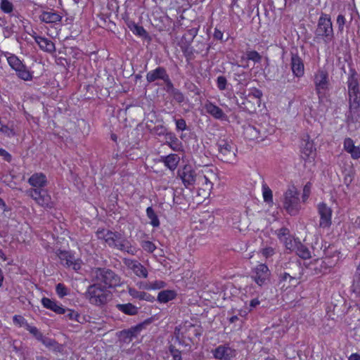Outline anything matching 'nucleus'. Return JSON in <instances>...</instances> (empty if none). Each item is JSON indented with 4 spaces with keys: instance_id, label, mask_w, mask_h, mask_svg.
<instances>
[{
    "instance_id": "nucleus-40",
    "label": "nucleus",
    "mask_w": 360,
    "mask_h": 360,
    "mask_svg": "<svg viewBox=\"0 0 360 360\" xmlns=\"http://www.w3.org/2000/svg\"><path fill=\"white\" fill-rule=\"evenodd\" d=\"M342 311L340 310V307L337 304L328 306L327 308V313L328 316L332 319L339 318L342 315Z\"/></svg>"
},
{
    "instance_id": "nucleus-19",
    "label": "nucleus",
    "mask_w": 360,
    "mask_h": 360,
    "mask_svg": "<svg viewBox=\"0 0 360 360\" xmlns=\"http://www.w3.org/2000/svg\"><path fill=\"white\" fill-rule=\"evenodd\" d=\"M204 108L208 114L215 119L225 120L227 117L226 114L219 107L209 101H207L205 103Z\"/></svg>"
},
{
    "instance_id": "nucleus-16",
    "label": "nucleus",
    "mask_w": 360,
    "mask_h": 360,
    "mask_svg": "<svg viewBox=\"0 0 360 360\" xmlns=\"http://www.w3.org/2000/svg\"><path fill=\"white\" fill-rule=\"evenodd\" d=\"M213 355L217 359L230 360L236 356V351L229 347L219 345L213 351Z\"/></svg>"
},
{
    "instance_id": "nucleus-43",
    "label": "nucleus",
    "mask_w": 360,
    "mask_h": 360,
    "mask_svg": "<svg viewBox=\"0 0 360 360\" xmlns=\"http://www.w3.org/2000/svg\"><path fill=\"white\" fill-rule=\"evenodd\" d=\"M262 193H263V198H264V202H272V201H273L272 191L266 184H264L262 185Z\"/></svg>"
},
{
    "instance_id": "nucleus-52",
    "label": "nucleus",
    "mask_w": 360,
    "mask_h": 360,
    "mask_svg": "<svg viewBox=\"0 0 360 360\" xmlns=\"http://www.w3.org/2000/svg\"><path fill=\"white\" fill-rule=\"evenodd\" d=\"M141 248L146 252L152 253L156 249L155 245L149 240H143L141 243Z\"/></svg>"
},
{
    "instance_id": "nucleus-14",
    "label": "nucleus",
    "mask_w": 360,
    "mask_h": 360,
    "mask_svg": "<svg viewBox=\"0 0 360 360\" xmlns=\"http://www.w3.org/2000/svg\"><path fill=\"white\" fill-rule=\"evenodd\" d=\"M270 274L268 266L264 264H260L255 269L252 277L257 284L262 286L269 280Z\"/></svg>"
},
{
    "instance_id": "nucleus-42",
    "label": "nucleus",
    "mask_w": 360,
    "mask_h": 360,
    "mask_svg": "<svg viewBox=\"0 0 360 360\" xmlns=\"http://www.w3.org/2000/svg\"><path fill=\"white\" fill-rule=\"evenodd\" d=\"M62 314H64L65 317L68 318L69 320L81 322L79 320L81 318L80 314L75 310L64 308V311Z\"/></svg>"
},
{
    "instance_id": "nucleus-63",
    "label": "nucleus",
    "mask_w": 360,
    "mask_h": 360,
    "mask_svg": "<svg viewBox=\"0 0 360 360\" xmlns=\"http://www.w3.org/2000/svg\"><path fill=\"white\" fill-rule=\"evenodd\" d=\"M111 231H106L104 229L98 230L96 232V236L98 239H103L107 243V237L109 236L110 233H111Z\"/></svg>"
},
{
    "instance_id": "nucleus-36",
    "label": "nucleus",
    "mask_w": 360,
    "mask_h": 360,
    "mask_svg": "<svg viewBox=\"0 0 360 360\" xmlns=\"http://www.w3.org/2000/svg\"><path fill=\"white\" fill-rule=\"evenodd\" d=\"M295 252L302 259H307L311 257V253L308 248L302 244L300 242L297 244V248Z\"/></svg>"
},
{
    "instance_id": "nucleus-37",
    "label": "nucleus",
    "mask_w": 360,
    "mask_h": 360,
    "mask_svg": "<svg viewBox=\"0 0 360 360\" xmlns=\"http://www.w3.org/2000/svg\"><path fill=\"white\" fill-rule=\"evenodd\" d=\"M176 296V293L173 290H163L158 293V300L162 303H166L173 300Z\"/></svg>"
},
{
    "instance_id": "nucleus-25",
    "label": "nucleus",
    "mask_w": 360,
    "mask_h": 360,
    "mask_svg": "<svg viewBox=\"0 0 360 360\" xmlns=\"http://www.w3.org/2000/svg\"><path fill=\"white\" fill-rule=\"evenodd\" d=\"M39 20L45 23H56L60 22L62 17L54 11H43L39 17Z\"/></svg>"
},
{
    "instance_id": "nucleus-17",
    "label": "nucleus",
    "mask_w": 360,
    "mask_h": 360,
    "mask_svg": "<svg viewBox=\"0 0 360 360\" xmlns=\"http://www.w3.org/2000/svg\"><path fill=\"white\" fill-rule=\"evenodd\" d=\"M291 70L293 75L297 77H301L304 73V65L302 58L297 55L292 53Z\"/></svg>"
},
{
    "instance_id": "nucleus-57",
    "label": "nucleus",
    "mask_w": 360,
    "mask_h": 360,
    "mask_svg": "<svg viewBox=\"0 0 360 360\" xmlns=\"http://www.w3.org/2000/svg\"><path fill=\"white\" fill-rule=\"evenodd\" d=\"M56 290L60 297H63L68 294V289L63 283H58L56 287Z\"/></svg>"
},
{
    "instance_id": "nucleus-23",
    "label": "nucleus",
    "mask_w": 360,
    "mask_h": 360,
    "mask_svg": "<svg viewBox=\"0 0 360 360\" xmlns=\"http://www.w3.org/2000/svg\"><path fill=\"white\" fill-rule=\"evenodd\" d=\"M314 270L316 274H326L330 268L333 266V264L329 261L328 258L317 259L314 263Z\"/></svg>"
},
{
    "instance_id": "nucleus-41",
    "label": "nucleus",
    "mask_w": 360,
    "mask_h": 360,
    "mask_svg": "<svg viewBox=\"0 0 360 360\" xmlns=\"http://www.w3.org/2000/svg\"><path fill=\"white\" fill-rule=\"evenodd\" d=\"M63 266L72 268L75 271L81 269L80 262L76 259L71 254L69 255V258L67 259V262H65Z\"/></svg>"
},
{
    "instance_id": "nucleus-2",
    "label": "nucleus",
    "mask_w": 360,
    "mask_h": 360,
    "mask_svg": "<svg viewBox=\"0 0 360 360\" xmlns=\"http://www.w3.org/2000/svg\"><path fill=\"white\" fill-rule=\"evenodd\" d=\"M91 281L107 289L121 285L120 276L106 267H94L91 271Z\"/></svg>"
},
{
    "instance_id": "nucleus-33",
    "label": "nucleus",
    "mask_w": 360,
    "mask_h": 360,
    "mask_svg": "<svg viewBox=\"0 0 360 360\" xmlns=\"http://www.w3.org/2000/svg\"><path fill=\"white\" fill-rule=\"evenodd\" d=\"M116 308L125 314L133 316L138 313V308L131 303L117 304Z\"/></svg>"
},
{
    "instance_id": "nucleus-32",
    "label": "nucleus",
    "mask_w": 360,
    "mask_h": 360,
    "mask_svg": "<svg viewBox=\"0 0 360 360\" xmlns=\"http://www.w3.org/2000/svg\"><path fill=\"white\" fill-rule=\"evenodd\" d=\"M212 183L203 174L199 173L195 186L202 188L204 191H210L212 188Z\"/></svg>"
},
{
    "instance_id": "nucleus-8",
    "label": "nucleus",
    "mask_w": 360,
    "mask_h": 360,
    "mask_svg": "<svg viewBox=\"0 0 360 360\" xmlns=\"http://www.w3.org/2000/svg\"><path fill=\"white\" fill-rule=\"evenodd\" d=\"M199 173H196L193 167L191 165H185L179 168L177 176L181 180L182 184L186 188L195 187Z\"/></svg>"
},
{
    "instance_id": "nucleus-44",
    "label": "nucleus",
    "mask_w": 360,
    "mask_h": 360,
    "mask_svg": "<svg viewBox=\"0 0 360 360\" xmlns=\"http://www.w3.org/2000/svg\"><path fill=\"white\" fill-rule=\"evenodd\" d=\"M0 9L5 13H11L13 11V5L9 0H1Z\"/></svg>"
},
{
    "instance_id": "nucleus-46",
    "label": "nucleus",
    "mask_w": 360,
    "mask_h": 360,
    "mask_svg": "<svg viewBox=\"0 0 360 360\" xmlns=\"http://www.w3.org/2000/svg\"><path fill=\"white\" fill-rule=\"evenodd\" d=\"M129 27L135 34L140 37L145 35L146 33V30L143 27L139 26L134 22L129 24Z\"/></svg>"
},
{
    "instance_id": "nucleus-15",
    "label": "nucleus",
    "mask_w": 360,
    "mask_h": 360,
    "mask_svg": "<svg viewBox=\"0 0 360 360\" xmlns=\"http://www.w3.org/2000/svg\"><path fill=\"white\" fill-rule=\"evenodd\" d=\"M317 209L320 216L319 226L323 229L329 227L332 224V210L324 202L319 203Z\"/></svg>"
},
{
    "instance_id": "nucleus-53",
    "label": "nucleus",
    "mask_w": 360,
    "mask_h": 360,
    "mask_svg": "<svg viewBox=\"0 0 360 360\" xmlns=\"http://www.w3.org/2000/svg\"><path fill=\"white\" fill-rule=\"evenodd\" d=\"M247 58L255 63H259L262 60V56L256 51H250L247 52Z\"/></svg>"
},
{
    "instance_id": "nucleus-49",
    "label": "nucleus",
    "mask_w": 360,
    "mask_h": 360,
    "mask_svg": "<svg viewBox=\"0 0 360 360\" xmlns=\"http://www.w3.org/2000/svg\"><path fill=\"white\" fill-rule=\"evenodd\" d=\"M336 22L338 25V32L340 33H342L344 31L345 26L347 25V21L345 15H343L342 14H339L337 17Z\"/></svg>"
},
{
    "instance_id": "nucleus-31",
    "label": "nucleus",
    "mask_w": 360,
    "mask_h": 360,
    "mask_svg": "<svg viewBox=\"0 0 360 360\" xmlns=\"http://www.w3.org/2000/svg\"><path fill=\"white\" fill-rule=\"evenodd\" d=\"M129 294L134 298H137L140 300H146L148 302H153L155 300V297L150 294L146 292L139 291L132 288L129 289Z\"/></svg>"
},
{
    "instance_id": "nucleus-59",
    "label": "nucleus",
    "mask_w": 360,
    "mask_h": 360,
    "mask_svg": "<svg viewBox=\"0 0 360 360\" xmlns=\"http://www.w3.org/2000/svg\"><path fill=\"white\" fill-rule=\"evenodd\" d=\"M217 84L219 90H224L226 88L227 79L224 76H219L217 79Z\"/></svg>"
},
{
    "instance_id": "nucleus-24",
    "label": "nucleus",
    "mask_w": 360,
    "mask_h": 360,
    "mask_svg": "<svg viewBox=\"0 0 360 360\" xmlns=\"http://www.w3.org/2000/svg\"><path fill=\"white\" fill-rule=\"evenodd\" d=\"M243 134L245 139L250 141H254L262 138L259 129H257L255 127L250 124H248L243 126Z\"/></svg>"
},
{
    "instance_id": "nucleus-12",
    "label": "nucleus",
    "mask_w": 360,
    "mask_h": 360,
    "mask_svg": "<svg viewBox=\"0 0 360 360\" xmlns=\"http://www.w3.org/2000/svg\"><path fill=\"white\" fill-rule=\"evenodd\" d=\"M360 120V99L349 100V110L346 112V122L349 126Z\"/></svg>"
},
{
    "instance_id": "nucleus-55",
    "label": "nucleus",
    "mask_w": 360,
    "mask_h": 360,
    "mask_svg": "<svg viewBox=\"0 0 360 360\" xmlns=\"http://www.w3.org/2000/svg\"><path fill=\"white\" fill-rule=\"evenodd\" d=\"M164 82L165 84V91L171 95L176 89L174 88L169 75L165 79Z\"/></svg>"
},
{
    "instance_id": "nucleus-10",
    "label": "nucleus",
    "mask_w": 360,
    "mask_h": 360,
    "mask_svg": "<svg viewBox=\"0 0 360 360\" xmlns=\"http://www.w3.org/2000/svg\"><path fill=\"white\" fill-rule=\"evenodd\" d=\"M314 82L319 97L323 96L330 85L328 72L324 70H319L314 75Z\"/></svg>"
},
{
    "instance_id": "nucleus-62",
    "label": "nucleus",
    "mask_w": 360,
    "mask_h": 360,
    "mask_svg": "<svg viewBox=\"0 0 360 360\" xmlns=\"http://www.w3.org/2000/svg\"><path fill=\"white\" fill-rule=\"evenodd\" d=\"M175 124H176V128L178 131H184L186 129V122L184 119H174Z\"/></svg>"
},
{
    "instance_id": "nucleus-60",
    "label": "nucleus",
    "mask_w": 360,
    "mask_h": 360,
    "mask_svg": "<svg viewBox=\"0 0 360 360\" xmlns=\"http://www.w3.org/2000/svg\"><path fill=\"white\" fill-rule=\"evenodd\" d=\"M13 321L15 324L23 327H25L26 325H27L28 323L27 321L22 316L20 315H15L13 317Z\"/></svg>"
},
{
    "instance_id": "nucleus-61",
    "label": "nucleus",
    "mask_w": 360,
    "mask_h": 360,
    "mask_svg": "<svg viewBox=\"0 0 360 360\" xmlns=\"http://www.w3.org/2000/svg\"><path fill=\"white\" fill-rule=\"evenodd\" d=\"M289 235H290V231L288 229H287L285 227H283V228L280 229L279 230H278L277 236L281 240H283L285 239L286 238L289 237Z\"/></svg>"
},
{
    "instance_id": "nucleus-50",
    "label": "nucleus",
    "mask_w": 360,
    "mask_h": 360,
    "mask_svg": "<svg viewBox=\"0 0 360 360\" xmlns=\"http://www.w3.org/2000/svg\"><path fill=\"white\" fill-rule=\"evenodd\" d=\"M282 241L284 242L286 248L292 251L295 250L297 248V244H298V243L300 242L295 240H292L290 236L283 240Z\"/></svg>"
},
{
    "instance_id": "nucleus-54",
    "label": "nucleus",
    "mask_w": 360,
    "mask_h": 360,
    "mask_svg": "<svg viewBox=\"0 0 360 360\" xmlns=\"http://www.w3.org/2000/svg\"><path fill=\"white\" fill-rule=\"evenodd\" d=\"M173 99L176 101L178 103H181L185 100V96L184 94L178 89H176L172 94Z\"/></svg>"
},
{
    "instance_id": "nucleus-29",
    "label": "nucleus",
    "mask_w": 360,
    "mask_h": 360,
    "mask_svg": "<svg viewBox=\"0 0 360 360\" xmlns=\"http://www.w3.org/2000/svg\"><path fill=\"white\" fill-rule=\"evenodd\" d=\"M42 305L58 314H61L64 311V308L61 304H58L56 301L52 300L48 297H44L41 300Z\"/></svg>"
},
{
    "instance_id": "nucleus-51",
    "label": "nucleus",
    "mask_w": 360,
    "mask_h": 360,
    "mask_svg": "<svg viewBox=\"0 0 360 360\" xmlns=\"http://www.w3.org/2000/svg\"><path fill=\"white\" fill-rule=\"evenodd\" d=\"M8 63L12 69L15 70L22 64L20 59L14 55H12L8 58Z\"/></svg>"
},
{
    "instance_id": "nucleus-39",
    "label": "nucleus",
    "mask_w": 360,
    "mask_h": 360,
    "mask_svg": "<svg viewBox=\"0 0 360 360\" xmlns=\"http://www.w3.org/2000/svg\"><path fill=\"white\" fill-rule=\"evenodd\" d=\"M146 214L148 219H150V224L153 227H158L160 226L159 219L152 207H148L146 209Z\"/></svg>"
},
{
    "instance_id": "nucleus-5",
    "label": "nucleus",
    "mask_w": 360,
    "mask_h": 360,
    "mask_svg": "<svg viewBox=\"0 0 360 360\" xmlns=\"http://www.w3.org/2000/svg\"><path fill=\"white\" fill-rule=\"evenodd\" d=\"M283 208L291 216L297 215L301 210L299 191L294 185L288 186L283 195Z\"/></svg>"
},
{
    "instance_id": "nucleus-4",
    "label": "nucleus",
    "mask_w": 360,
    "mask_h": 360,
    "mask_svg": "<svg viewBox=\"0 0 360 360\" xmlns=\"http://www.w3.org/2000/svg\"><path fill=\"white\" fill-rule=\"evenodd\" d=\"M84 297L90 304L101 307L112 299V293L108 289L94 282L87 288Z\"/></svg>"
},
{
    "instance_id": "nucleus-56",
    "label": "nucleus",
    "mask_w": 360,
    "mask_h": 360,
    "mask_svg": "<svg viewBox=\"0 0 360 360\" xmlns=\"http://www.w3.org/2000/svg\"><path fill=\"white\" fill-rule=\"evenodd\" d=\"M353 292L360 296V275L356 274L352 284Z\"/></svg>"
},
{
    "instance_id": "nucleus-22",
    "label": "nucleus",
    "mask_w": 360,
    "mask_h": 360,
    "mask_svg": "<svg viewBox=\"0 0 360 360\" xmlns=\"http://www.w3.org/2000/svg\"><path fill=\"white\" fill-rule=\"evenodd\" d=\"M168 75H169L165 68L158 67L156 69L147 73L146 80L149 83L153 82L157 79H162L164 81Z\"/></svg>"
},
{
    "instance_id": "nucleus-27",
    "label": "nucleus",
    "mask_w": 360,
    "mask_h": 360,
    "mask_svg": "<svg viewBox=\"0 0 360 360\" xmlns=\"http://www.w3.org/2000/svg\"><path fill=\"white\" fill-rule=\"evenodd\" d=\"M301 156L304 160L314 157L315 155V148L311 141H303L301 147Z\"/></svg>"
},
{
    "instance_id": "nucleus-3",
    "label": "nucleus",
    "mask_w": 360,
    "mask_h": 360,
    "mask_svg": "<svg viewBox=\"0 0 360 360\" xmlns=\"http://www.w3.org/2000/svg\"><path fill=\"white\" fill-rule=\"evenodd\" d=\"M334 39V31L331 18L329 15L321 13L314 31V41L316 43L323 42L326 45Z\"/></svg>"
},
{
    "instance_id": "nucleus-26",
    "label": "nucleus",
    "mask_w": 360,
    "mask_h": 360,
    "mask_svg": "<svg viewBox=\"0 0 360 360\" xmlns=\"http://www.w3.org/2000/svg\"><path fill=\"white\" fill-rule=\"evenodd\" d=\"M344 149L349 153L353 159L360 158V148L355 146L353 140L351 138H346L344 141Z\"/></svg>"
},
{
    "instance_id": "nucleus-47",
    "label": "nucleus",
    "mask_w": 360,
    "mask_h": 360,
    "mask_svg": "<svg viewBox=\"0 0 360 360\" xmlns=\"http://www.w3.org/2000/svg\"><path fill=\"white\" fill-rule=\"evenodd\" d=\"M17 75L19 78L25 80L30 81L32 78V75L30 72L27 70V67L24 65V68L21 69L18 73Z\"/></svg>"
},
{
    "instance_id": "nucleus-45",
    "label": "nucleus",
    "mask_w": 360,
    "mask_h": 360,
    "mask_svg": "<svg viewBox=\"0 0 360 360\" xmlns=\"http://www.w3.org/2000/svg\"><path fill=\"white\" fill-rule=\"evenodd\" d=\"M181 50L188 61L194 58V50L190 45L181 46Z\"/></svg>"
},
{
    "instance_id": "nucleus-21",
    "label": "nucleus",
    "mask_w": 360,
    "mask_h": 360,
    "mask_svg": "<svg viewBox=\"0 0 360 360\" xmlns=\"http://www.w3.org/2000/svg\"><path fill=\"white\" fill-rule=\"evenodd\" d=\"M176 329L175 330V331ZM173 344L170 345L169 347V351L172 356L174 360H181V354L179 350L181 346L183 345L182 341L180 340L179 334H176L175 332V337L172 340Z\"/></svg>"
},
{
    "instance_id": "nucleus-1",
    "label": "nucleus",
    "mask_w": 360,
    "mask_h": 360,
    "mask_svg": "<svg viewBox=\"0 0 360 360\" xmlns=\"http://www.w3.org/2000/svg\"><path fill=\"white\" fill-rule=\"evenodd\" d=\"M28 183L33 187L27 191L28 196L32 198L38 205L46 208H51L53 202L46 190L44 188L47 185V179L43 173H34L28 179Z\"/></svg>"
},
{
    "instance_id": "nucleus-48",
    "label": "nucleus",
    "mask_w": 360,
    "mask_h": 360,
    "mask_svg": "<svg viewBox=\"0 0 360 360\" xmlns=\"http://www.w3.org/2000/svg\"><path fill=\"white\" fill-rule=\"evenodd\" d=\"M37 340L42 339L43 334L35 327L30 326L29 323L25 327Z\"/></svg>"
},
{
    "instance_id": "nucleus-64",
    "label": "nucleus",
    "mask_w": 360,
    "mask_h": 360,
    "mask_svg": "<svg viewBox=\"0 0 360 360\" xmlns=\"http://www.w3.org/2000/svg\"><path fill=\"white\" fill-rule=\"evenodd\" d=\"M153 132L158 136H166V134L169 132L167 131V129L162 125L155 126L153 129Z\"/></svg>"
},
{
    "instance_id": "nucleus-34",
    "label": "nucleus",
    "mask_w": 360,
    "mask_h": 360,
    "mask_svg": "<svg viewBox=\"0 0 360 360\" xmlns=\"http://www.w3.org/2000/svg\"><path fill=\"white\" fill-rule=\"evenodd\" d=\"M141 326H137L136 327L131 328L127 330H123L121 332V336L123 338L124 342H129L132 340L133 338L137 336L138 333L141 331Z\"/></svg>"
},
{
    "instance_id": "nucleus-9",
    "label": "nucleus",
    "mask_w": 360,
    "mask_h": 360,
    "mask_svg": "<svg viewBox=\"0 0 360 360\" xmlns=\"http://www.w3.org/2000/svg\"><path fill=\"white\" fill-rule=\"evenodd\" d=\"M290 272H283L280 274L279 282H285L289 280L290 285H295L297 283V280L302 277L303 269L300 264L297 262L289 263Z\"/></svg>"
},
{
    "instance_id": "nucleus-20",
    "label": "nucleus",
    "mask_w": 360,
    "mask_h": 360,
    "mask_svg": "<svg viewBox=\"0 0 360 360\" xmlns=\"http://www.w3.org/2000/svg\"><path fill=\"white\" fill-rule=\"evenodd\" d=\"M34 40L42 51L49 53H53L56 51L55 44L48 38L36 36Z\"/></svg>"
},
{
    "instance_id": "nucleus-13",
    "label": "nucleus",
    "mask_w": 360,
    "mask_h": 360,
    "mask_svg": "<svg viewBox=\"0 0 360 360\" xmlns=\"http://www.w3.org/2000/svg\"><path fill=\"white\" fill-rule=\"evenodd\" d=\"M262 95L263 94L261 90L256 88L251 89V91L245 98V102H243L245 108L250 112L255 111L257 107L260 106L261 98Z\"/></svg>"
},
{
    "instance_id": "nucleus-30",
    "label": "nucleus",
    "mask_w": 360,
    "mask_h": 360,
    "mask_svg": "<svg viewBox=\"0 0 360 360\" xmlns=\"http://www.w3.org/2000/svg\"><path fill=\"white\" fill-rule=\"evenodd\" d=\"M166 143L174 150L178 151L181 148V143L174 133L166 134Z\"/></svg>"
},
{
    "instance_id": "nucleus-28",
    "label": "nucleus",
    "mask_w": 360,
    "mask_h": 360,
    "mask_svg": "<svg viewBox=\"0 0 360 360\" xmlns=\"http://www.w3.org/2000/svg\"><path fill=\"white\" fill-rule=\"evenodd\" d=\"M161 161L170 170L174 171L180 161V158L176 154H169L167 156L161 157Z\"/></svg>"
},
{
    "instance_id": "nucleus-38",
    "label": "nucleus",
    "mask_w": 360,
    "mask_h": 360,
    "mask_svg": "<svg viewBox=\"0 0 360 360\" xmlns=\"http://www.w3.org/2000/svg\"><path fill=\"white\" fill-rule=\"evenodd\" d=\"M39 341H41L47 348L53 349V351H60L61 346L55 340L45 338L43 335L42 339Z\"/></svg>"
},
{
    "instance_id": "nucleus-18",
    "label": "nucleus",
    "mask_w": 360,
    "mask_h": 360,
    "mask_svg": "<svg viewBox=\"0 0 360 360\" xmlns=\"http://www.w3.org/2000/svg\"><path fill=\"white\" fill-rule=\"evenodd\" d=\"M125 265L133 271V272L139 277L146 278L148 276V271L140 262L133 259H125Z\"/></svg>"
},
{
    "instance_id": "nucleus-11",
    "label": "nucleus",
    "mask_w": 360,
    "mask_h": 360,
    "mask_svg": "<svg viewBox=\"0 0 360 360\" xmlns=\"http://www.w3.org/2000/svg\"><path fill=\"white\" fill-rule=\"evenodd\" d=\"M358 74L354 69L350 70L347 84L348 89V100L360 99V89Z\"/></svg>"
},
{
    "instance_id": "nucleus-35",
    "label": "nucleus",
    "mask_w": 360,
    "mask_h": 360,
    "mask_svg": "<svg viewBox=\"0 0 360 360\" xmlns=\"http://www.w3.org/2000/svg\"><path fill=\"white\" fill-rule=\"evenodd\" d=\"M185 334L189 340H192L194 337L201 335V328L190 323L186 326Z\"/></svg>"
},
{
    "instance_id": "nucleus-6",
    "label": "nucleus",
    "mask_w": 360,
    "mask_h": 360,
    "mask_svg": "<svg viewBox=\"0 0 360 360\" xmlns=\"http://www.w3.org/2000/svg\"><path fill=\"white\" fill-rule=\"evenodd\" d=\"M107 244L109 247L127 252L128 254L135 255L137 252V249L131 245L130 242L122 237L118 232H112L107 237Z\"/></svg>"
},
{
    "instance_id": "nucleus-7",
    "label": "nucleus",
    "mask_w": 360,
    "mask_h": 360,
    "mask_svg": "<svg viewBox=\"0 0 360 360\" xmlns=\"http://www.w3.org/2000/svg\"><path fill=\"white\" fill-rule=\"evenodd\" d=\"M217 158L224 162L231 163L236 160V148L234 144L227 139H219L217 141Z\"/></svg>"
},
{
    "instance_id": "nucleus-58",
    "label": "nucleus",
    "mask_w": 360,
    "mask_h": 360,
    "mask_svg": "<svg viewBox=\"0 0 360 360\" xmlns=\"http://www.w3.org/2000/svg\"><path fill=\"white\" fill-rule=\"evenodd\" d=\"M165 285V283L162 281H155L151 283H150L149 285L146 287V289L147 290H156V289H160L164 288Z\"/></svg>"
}]
</instances>
